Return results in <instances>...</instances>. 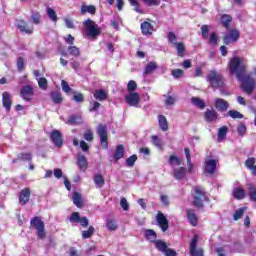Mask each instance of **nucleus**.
Wrapping results in <instances>:
<instances>
[{
  "mask_svg": "<svg viewBox=\"0 0 256 256\" xmlns=\"http://www.w3.org/2000/svg\"><path fill=\"white\" fill-rule=\"evenodd\" d=\"M158 123L161 131H168L169 129V122H167V117L164 115L158 116Z\"/></svg>",
  "mask_w": 256,
  "mask_h": 256,
  "instance_id": "nucleus-30",
  "label": "nucleus"
},
{
  "mask_svg": "<svg viewBox=\"0 0 256 256\" xmlns=\"http://www.w3.org/2000/svg\"><path fill=\"white\" fill-rule=\"evenodd\" d=\"M204 119L206 123H215L217 119H219V113L215 111V109H206L204 113Z\"/></svg>",
  "mask_w": 256,
  "mask_h": 256,
  "instance_id": "nucleus-12",
  "label": "nucleus"
},
{
  "mask_svg": "<svg viewBox=\"0 0 256 256\" xmlns=\"http://www.w3.org/2000/svg\"><path fill=\"white\" fill-rule=\"evenodd\" d=\"M137 161V154H134L126 159L127 167H134L135 162Z\"/></svg>",
  "mask_w": 256,
  "mask_h": 256,
  "instance_id": "nucleus-55",
  "label": "nucleus"
},
{
  "mask_svg": "<svg viewBox=\"0 0 256 256\" xmlns=\"http://www.w3.org/2000/svg\"><path fill=\"white\" fill-rule=\"evenodd\" d=\"M16 27L21 33H25L26 35H32L33 33V26H29L25 20H20Z\"/></svg>",
  "mask_w": 256,
  "mask_h": 256,
  "instance_id": "nucleus-15",
  "label": "nucleus"
},
{
  "mask_svg": "<svg viewBox=\"0 0 256 256\" xmlns=\"http://www.w3.org/2000/svg\"><path fill=\"white\" fill-rule=\"evenodd\" d=\"M80 13L82 15H85L87 13H89L90 15H95V13H97V7H95V5H82Z\"/></svg>",
  "mask_w": 256,
  "mask_h": 256,
  "instance_id": "nucleus-28",
  "label": "nucleus"
},
{
  "mask_svg": "<svg viewBox=\"0 0 256 256\" xmlns=\"http://www.w3.org/2000/svg\"><path fill=\"white\" fill-rule=\"evenodd\" d=\"M256 158L255 157H250L248 159L245 160L244 165L245 167L251 171V174L254 175V177H256Z\"/></svg>",
  "mask_w": 256,
  "mask_h": 256,
  "instance_id": "nucleus-19",
  "label": "nucleus"
},
{
  "mask_svg": "<svg viewBox=\"0 0 256 256\" xmlns=\"http://www.w3.org/2000/svg\"><path fill=\"white\" fill-rule=\"evenodd\" d=\"M93 97L94 99H96V101H107V98L109 97V95L107 94V92L105 90H95V92L93 93Z\"/></svg>",
  "mask_w": 256,
  "mask_h": 256,
  "instance_id": "nucleus-27",
  "label": "nucleus"
},
{
  "mask_svg": "<svg viewBox=\"0 0 256 256\" xmlns=\"http://www.w3.org/2000/svg\"><path fill=\"white\" fill-rule=\"evenodd\" d=\"M227 133H229L227 126H222L218 129V143H223V140L227 138Z\"/></svg>",
  "mask_w": 256,
  "mask_h": 256,
  "instance_id": "nucleus-29",
  "label": "nucleus"
},
{
  "mask_svg": "<svg viewBox=\"0 0 256 256\" xmlns=\"http://www.w3.org/2000/svg\"><path fill=\"white\" fill-rule=\"evenodd\" d=\"M191 103L195 107H198V109H203L205 107V101L201 100L199 97H192Z\"/></svg>",
  "mask_w": 256,
  "mask_h": 256,
  "instance_id": "nucleus-42",
  "label": "nucleus"
},
{
  "mask_svg": "<svg viewBox=\"0 0 256 256\" xmlns=\"http://www.w3.org/2000/svg\"><path fill=\"white\" fill-rule=\"evenodd\" d=\"M167 39L169 41V43H171V45H176L179 42H177V35H175V32H168L167 34Z\"/></svg>",
  "mask_w": 256,
  "mask_h": 256,
  "instance_id": "nucleus-50",
  "label": "nucleus"
},
{
  "mask_svg": "<svg viewBox=\"0 0 256 256\" xmlns=\"http://www.w3.org/2000/svg\"><path fill=\"white\" fill-rule=\"evenodd\" d=\"M31 199V188H24L20 191L18 201L20 205H27Z\"/></svg>",
  "mask_w": 256,
  "mask_h": 256,
  "instance_id": "nucleus-11",
  "label": "nucleus"
},
{
  "mask_svg": "<svg viewBox=\"0 0 256 256\" xmlns=\"http://www.w3.org/2000/svg\"><path fill=\"white\" fill-rule=\"evenodd\" d=\"M73 101H75V103H83V101H85V96L83 95V93H75L73 96Z\"/></svg>",
  "mask_w": 256,
  "mask_h": 256,
  "instance_id": "nucleus-59",
  "label": "nucleus"
},
{
  "mask_svg": "<svg viewBox=\"0 0 256 256\" xmlns=\"http://www.w3.org/2000/svg\"><path fill=\"white\" fill-rule=\"evenodd\" d=\"M36 231L37 238L43 241L47 237V231H45V225H33L31 226Z\"/></svg>",
  "mask_w": 256,
  "mask_h": 256,
  "instance_id": "nucleus-21",
  "label": "nucleus"
},
{
  "mask_svg": "<svg viewBox=\"0 0 256 256\" xmlns=\"http://www.w3.org/2000/svg\"><path fill=\"white\" fill-rule=\"evenodd\" d=\"M221 24L222 27H224V29L229 30V28L231 27V23L233 22V17H231V15L229 14H223L221 16Z\"/></svg>",
  "mask_w": 256,
  "mask_h": 256,
  "instance_id": "nucleus-25",
  "label": "nucleus"
},
{
  "mask_svg": "<svg viewBox=\"0 0 256 256\" xmlns=\"http://www.w3.org/2000/svg\"><path fill=\"white\" fill-rule=\"evenodd\" d=\"M171 75L175 79H181V77H183V75H185V72L182 69H174V70H172Z\"/></svg>",
  "mask_w": 256,
  "mask_h": 256,
  "instance_id": "nucleus-56",
  "label": "nucleus"
},
{
  "mask_svg": "<svg viewBox=\"0 0 256 256\" xmlns=\"http://www.w3.org/2000/svg\"><path fill=\"white\" fill-rule=\"evenodd\" d=\"M245 211H247V207H241L238 210H236L233 215V220L239 221V219H241L243 217V215L245 214Z\"/></svg>",
  "mask_w": 256,
  "mask_h": 256,
  "instance_id": "nucleus-44",
  "label": "nucleus"
},
{
  "mask_svg": "<svg viewBox=\"0 0 256 256\" xmlns=\"http://www.w3.org/2000/svg\"><path fill=\"white\" fill-rule=\"evenodd\" d=\"M30 225H45V222H43L41 216H34L30 221Z\"/></svg>",
  "mask_w": 256,
  "mask_h": 256,
  "instance_id": "nucleus-54",
  "label": "nucleus"
},
{
  "mask_svg": "<svg viewBox=\"0 0 256 256\" xmlns=\"http://www.w3.org/2000/svg\"><path fill=\"white\" fill-rule=\"evenodd\" d=\"M50 97L55 105H61L63 103V96L58 91L51 92Z\"/></svg>",
  "mask_w": 256,
  "mask_h": 256,
  "instance_id": "nucleus-31",
  "label": "nucleus"
},
{
  "mask_svg": "<svg viewBox=\"0 0 256 256\" xmlns=\"http://www.w3.org/2000/svg\"><path fill=\"white\" fill-rule=\"evenodd\" d=\"M199 245V236L194 235L190 241L189 251L191 256H205V250L203 248H197Z\"/></svg>",
  "mask_w": 256,
  "mask_h": 256,
  "instance_id": "nucleus-7",
  "label": "nucleus"
},
{
  "mask_svg": "<svg viewBox=\"0 0 256 256\" xmlns=\"http://www.w3.org/2000/svg\"><path fill=\"white\" fill-rule=\"evenodd\" d=\"M128 93H135L137 91V82L135 80H130L127 84Z\"/></svg>",
  "mask_w": 256,
  "mask_h": 256,
  "instance_id": "nucleus-49",
  "label": "nucleus"
},
{
  "mask_svg": "<svg viewBox=\"0 0 256 256\" xmlns=\"http://www.w3.org/2000/svg\"><path fill=\"white\" fill-rule=\"evenodd\" d=\"M35 95V91L33 90V86L31 85H25L20 90V96L24 101H31L33 99V96Z\"/></svg>",
  "mask_w": 256,
  "mask_h": 256,
  "instance_id": "nucleus-9",
  "label": "nucleus"
},
{
  "mask_svg": "<svg viewBox=\"0 0 256 256\" xmlns=\"http://www.w3.org/2000/svg\"><path fill=\"white\" fill-rule=\"evenodd\" d=\"M70 223H81L82 225H89L87 217H81L79 212H73L69 218Z\"/></svg>",
  "mask_w": 256,
  "mask_h": 256,
  "instance_id": "nucleus-16",
  "label": "nucleus"
},
{
  "mask_svg": "<svg viewBox=\"0 0 256 256\" xmlns=\"http://www.w3.org/2000/svg\"><path fill=\"white\" fill-rule=\"evenodd\" d=\"M99 107H101V103L98 101H91L89 106L90 113H93V111H98Z\"/></svg>",
  "mask_w": 256,
  "mask_h": 256,
  "instance_id": "nucleus-57",
  "label": "nucleus"
},
{
  "mask_svg": "<svg viewBox=\"0 0 256 256\" xmlns=\"http://www.w3.org/2000/svg\"><path fill=\"white\" fill-rule=\"evenodd\" d=\"M206 79L212 89H221L225 85V78L217 70H210Z\"/></svg>",
  "mask_w": 256,
  "mask_h": 256,
  "instance_id": "nucleus-3",
  "label": "nucleus"
},
{
  "mask_svg": "<svg viewBox=\"0 0 256 256\" xmlns=\"http://www.w3.org/2000/svg\"><path fill=\"white\" fill-rule=\"evenodd\" d=\"M185 175H187V169L185 167H179L173 170V177L176 178L177 181L185 179Z\"/></svg>",
  "mask_w": 256,
  "mask_h": 256,
  "instance_id": "nucleus-23",
  "label": "nucleus"
},
{
  "mask_svg": "<svg viewBox=\"0 0 256 256\" xmlns=\"http://www.w3.org/2000/svg\"><path fill=\"white\" fill-rule=\"evenodd\" d=\"M169 165L173 167V165H181V159L175 155H170L168 159Z\"/></svg>",
  "mask_w": 256,
  "mask_h": 256,
  "instance_id": "nucleus-51",
  "label": "nucleus"
},
{
  "mask_svg": "<svg viewBox=\"0 0 256 256\" xmlns=\"http://www.w3.org/2000/svg\"><path fill=\"white\" fill-rule=\"evenodd\" d=\"M237 132L240 137H243L247 133V126L241 124L237 127Z\"/></svg>",
  "mask_w": 256,
  "mask_h": 256,
  "instance_id": "nucleus-63",
  "label": "nucleus"
},
{
  "mask_svg": "<svg viewBox=\"0 0 256 256\" xmlns=\"http://www.w3.org/2000/svg\"><path fill=\"white\" fill-rule=\"evenodd\" d=\"M225 117H231V119H243L245 116L237 110H229Z\"/></svg>",
  "mask_w": 256,
  "mask_h": 256,
  "instance_id": "nucleus-39",
  "label": "nucleus"
},
{
  "mask_svg": "<svg viewBox=\"0 0 256 256\" xmlns=\"http://www.w3.org/2000/svg\"><path fill=\"white\" fill-rule=\"evenodd\" d=\"M174 47H176L178 57H185V44L183 42L174 44Z\"/></svg>",
  "mask_w": 256,
  "mask_h": 256,
  "instance_id": "nucleus-40",
  "label": "nucleus"
},
{
  "mask_svg": "<svg viewBox=\"0 0 256 256\" xmlns=\"http://www.w3.org/2000/svg\"><path fill=\"white\" fill-rule=\"evenodd\" d=\"M152 143L153 145H155V147H158L159 149H161V147H163V143L161 142V139H159V136H152Z\"/></svg>",
  "mask_w": 256,
  "mask_h": 256,
  "instance_id": "nucleus-62",
  "label": "nucleus"
},
{
  "mask_svg": "<svg viewBox=\"0 0 256 256\" xmlns=\"http://www.w3.org/2000/svg\"><path fill=\"white\" fill-rule=\"evenodd\" d=\"M123 157H125V146H123V144H119L114 152L115 163H118L119 159H123Z\"/></svg>",
  "mask_w": 256,
  "mask_h": 256,
  "instance_id": "nucleus-22",
  "label": "nucleus"
},
{
  "mask_svg": "<svg viewBox=\"0 0 256 256\" xmlns=\"http://www.w3.org/2000/svg\"><path fill=\"white\" fill-rule=\"evenodd\" d=\"M19 161H33V154L31 152H21L18 154Z\"/></svg>",
  "mask_w": 256,
  "mask_h": 256,
  "instance_id": "nucleus-43",
  "label": "nucleus"
},
{
  "mask_svg": "<svg viewBox=\"0 0 256 256\" xmlns=\"http://www.w3.org/2000/svg\"><path fill=\"white\" fill-rule=\"evenodd\" d=\"M187 219L191 225H197V222L199 221V218L197 217V214H195L194 209H187Z\"/></svg>",
  "mask_w": 256,
  "mask_h": 256,
  "instance_id": "nucleus-26",
  "label": "nucleus"
},
{
  "mask_svg": "<svg viewBox=\"0 0 256 256\" xmlns=\"http://www.w3.org/2000/svg\"><path fill=\"white\" fill-rule=\"evenodd\" d=\"M93 233H95V228L90 226L88 230L82 231V237L83 239H91V237H93Z\"/></svg>",
  "mask_w": 256,
  "mask_h": 256,
  "instance_id": "nucleus-46",
  "label": "nucleus"
},
{
  "mask_svg": "<svg viewBox=\"0 0 256 256\" xmlns=\"http://www.w3.org/2000/svg\"><path fill=\"white\" fill-rule=\"evenodd\" d=\"M155 245V248L160 251V253H165L166 249L169 247L167 246V243L163 240H156L153 242Z\"/></svg>",
  "mask_w": 256,
  "mask_h": 256,
  "instance_id": "nucleus-34",
  "label": "nucleus"
},
{
  "mask_svg": "<svg viewBox=\"0 0 256 256\" xmlns=\"http://www.w3.org/2000/svg\"><path fill=\"white\" fill-rule=\"evenodd\" d=\"M50 140L54 143L55 147H63V134L59 130H53L50 133Z\"/></svg>",
  "mask_w": 256,
  "mask_h": 256,
  "instance_id": "nucleus-10",
  "label": "nucleus"
},
{
  "mask_svg": "<svg viewBox=\"0 0 256 256\" xmlns=\"http://www.w3.org/2000/svg\"><path fill=\"white\" fill-rule=\"evenodd\" d=\"M67 51L62 52V57H68L71 55V57H80L81 56V49L77 46H68Z\"/></svg>",
  "mask_w": 256,
  "mask_h": 256,
  "instance_id": "nucleus-17",
  "label": "nucleus"
},
{
  "mask_svg": "<svg viewBox=\"0 0 256 256\" xmlns=\"http://www.w3.org/2000/svg\"><path fill=\"white\" fill-rule=\"evenodd\" d=\"M215 107L221 113H225V111H227V109H229V102H227V100L222 99V98H216Z\"/></svg>",
  "mask_w": 256,
  "mask_h": 256,
  "instance_id": "nucleus-18",
  "label": "nucleus"
},
{
  "mask_svg": "<svg viewBox=\"0 0 256 256\" xmlns=\"http://www.w3.org/2000/svg\"><path fill=\"white\" fill-rule=\"evenodd\" d=\"M77 165L80 171H87V167H89V163L87 162V158L85 155H79L77 159Z\"/></svg>",
  "mask_w": 256,
  "mask_h": 256,
  "instance_id": "nucleus-24",
  "label": "nucleus"
},
{
  "mask_svg": "<svg viewBox=\"0 0 256 256\" xmlns=\"http://www.w3.org/2000/svg\"><path fill=\"white\" fill-rule=\"evenodd\" d=\"M201 33L203 39H209V25L205 24L201 27Z\"/></svg>",
  "mask_w": 256,
  "mask_h": 256,
  "instance_id": "nucleus-60",
  "label": "nucleus"
},
{
  "mask_svg": "<svg viewBox=\"0 0 256 256\" xmlns=\"http://www.w3.org/2000/svg\"><path fill=\"white\" fill-rule=\"evenodd\" d=\"M142 35H153L155 28L150 22L144 21L141 23Z\"/></svg>",
  "mask_w": 256,
  "mask_h": 256,
  "instance_id": "nucleus-20",
  "label": "nucleus"
},
{
  "mask_svg": "<svg viewBox=\"0 0 256 256\" xmlns=\"http://www.w3.org/2000/svg\"><path fill=\"white\" fill-rule=\"evenodd\" d=\"M193 191L195 193V196L192 205L197 209H204L205 204H203V202L206 201V203H209V201H211L209 199V196H207V193L205 192V188L201 186H194Z\"/></svg>",
  "mask_w": 256,
  "mask_h": 256,
  "instance_id": "nucleus-2",
  "label": "nucleus"
},
{
  "mask_svg": "<svg viewBox=\"0 0 256 256\" xmlns=\"http://www.w3.org/2000/svg\"><path fill=\"white\" fill-rule=\"evenodd\" d=\"M120 206L122 207L123 211H129V202H127V198H121Z\"/></svg>",
  "mask_w": 256,
  "mask_h": 256,
  "instance_id": "nucleus-64",
  "label": "nucleus"
},
{
  "mask_svg": "<svg viewBox=\"0 0 256 256\" xmlns=\"http://www.w3.org/2000/svg\"><path fill=\"white\" fill-rule=\"evenodd\" d=\"M232 195L234 199H238V201H241V199H245V189L237 187L233 190Z\"/></svg>",
  "mask_w": 256,
  "mask_h": 256,
  "instance_id": "nucleus-32",
  "label": "nucleus"
},
{
  "mask_svg": "<svg viewBox=\"0 0 256 256\" xmlns=\"http://www.w3.org/2000/svg\"><path fill=\"white\" fill-rule=\"evenodd\" d=\"M217 171V161L215 159H209L205 161V173L207 175H215Z\"/></svg>",
  "mask_w": 256,
  "mask_h": 256,
  "instance_id": "nucleus-14",
  "label": "nucleus"
},
{
  "mask_svg": "<svg viewBox=\"0 0 256 256\" xmlns=\"http://www.w3.org/2000/svg\"><path fill=\"white\" fill-rule=\"evenodd\" d=\"M32 22L34 25H39L41 23V13L35 12L31 15Z\"/></svg>",
  "mask_w": 256,
  "mask_h": 256,
  "instance_id": "nucleus-58",
  "label": "nucleus"
},
{
  "mask_svg": "<svg viewBox=\"0 0 256 256\" xmlns=\"http://www.w3.org/2000/svg\"><path fill=\"white\" fill-rule=\"evenodd\" d=\"M97 135L100 137V145L102 149H109V134L107 132V125L98 124Z\"/></svg>",
  "mask_w": 256,
  "mask_h": 256,
  "instance_id": "nucleus-6",
  "label": "nucleus"
},
{
  "mask_svg": "<svg viewBox=\"0 0 256 256\" xmlns=\"http://www.w3.org/2000/svg\"><path fill=\"white\" fill-rule=\"evenodd\" d=\"M144 5H147L148 7H158V5H161V0H142Z\"/></svg>",
  "mask_w": 256,
  "mask_h": 256,
  "instance_id": "nucleus-52",
  "label": "nucleus"
},
{
  "mask_svg": "<svg viewBox=\"0 0 256 256\" xmlns=\"http://www.w3.org/2000/svg\"><path fill=\"white\" fill-rule=\"evenodd\" d=\"M16 65L19 73L25 71V59L23 57L17 58Z\"/></svg>",
  "mask_w": 256,
  "mask_h": 256,
  "instance_id": "nucleus-47",
  "label": "nucleus"
},
{
  "mask_svg": "<svg viewBox=\"0 0 256 256\" xmlns=\"http://www.w3.org/2000/svg\"><path fill=\"white\" fill-rule=\"evenodd\" d=\"M2 106L9 113L11 107L13 106V100H11V94L9 92L2 93Z\"/></svg>",
  "mask_w": 256,
  "mask_h": 256,
  "instance_id": "nucleus-13",
  "label": "nucleus"
},
{
  "mask_svg": "<svg viewBox=\"0 0 256 256\" xmlns=\"http://www.w3.org/2000/svg\"><path fill=\"white\" fill-rule=\"evenodd\" d=\"M94 183H95L96 187H99L101 189V187H103V185H105V178L101 174H95L94 175Z\"/></svg>",
  "mask_w": 256,
  "mask_h": 256,
  "instance_id": "nucleus-41",
  "label": "nucleus"
},
{
  "mask_svg": "<svg viewBox=\"0 0 256 256\" xmlns=\"http://www.w3.org/2000/svg\"><path fill=\"white\" fill-rule=\"evenodd\" d=\"M84 29L86 31L87 37H91V39H95L98 35H101V30L99 29V25L95 23V21L91 20V18L86 19L83 22Z\"/></svg>",
  "mask_w": 256,
  "mask_h": 256,
  "instance_id": "nucleus-4",
  "label": "nucleus"
},
{
  "mask_svg": "<svg viewBox=\"0 0 256 256\" xmlns=\"http://www.w3.org/2000/svg\"><path fill=\"white\" fill-rule=\"evenodd\" d=\"M250 201L256 203V187L252 184L248 186Z\"/></svg>",
  "mask_w": 256,
  "mask_h": 256,
  "instance_id": "nucleus-45",
  "label": "nucleus"
},
{
  "mask_svg": "<svg viewBox=\"0 0 256 256\" xmlns=\"http://www.w3.org/2000/svg\"><path fill=\"white\" fill-rule=\"evenodd\" d=\"M38 86L40 87V89H42L43 91H47V87H49V83L47 82V78L45 77H41L38 80Z\"/></svg>",
  "mask_w": 256,
  "mask_h": 256,
  "instance_id": "nucleus-48",
  "label": "nucleus"
},
{
  "mask_svg": "<svg viewBox=\"0 0 256 256\" xmlns=\"http://www.w3.org/2000/svg\"><path fill=\"white\" fill-rule=\"evenodd\" d=\"M145 237L150 243H155V241H157V233H155L152 229L145 231Z\"/></svg>",
  "mask_w": 256,
  "mask_h": 256,
  "instance_id": "nucleus-38",
  "label": "nucleus"
},
{
  "mask_svg": "<svg viewBox=\"0 0 256 256\" xmlns=\"http://www.w3.org/2000/svg\"><path fill=\"white\" fill-rule=\"evenodd\" d=\"M157 67V62H149L144 69L143 75H151L153 71H156Z\"/></svg>",
  "mask_w": 256,
  "mask_h": 256,
  "instance_id": "nucleus-35",
  "label": "nucleus"
},
{
  "mask_svg": "<svg viewBox=\"0 0 256 256\" xmlns=\"http://www.w3.org/2000/svg\"><path fill=\"white\" fill-rule=\"evenodd\" d=\"M85 141H93V139H95V137L93 136V131H91V129H88L85 131L84 135H83Z\"/></svg>",
  "mask_w": 256,
  "mask_h": 256,
  "instance_id": "nucleus-61",
  "label": "nucleus"
},
{
  "mask_svg": "<svg viewBox=\"0 0 256 256\" xmlns=\"http://www.w3.org/2000/svg\"><path fill=\"white\" fill-rule=\"evenodd\" d=\"M230 75H234L241 83V87L247 95H251L255 89V79L252 73H247V63L245 58L233 56L229 59L227 65Z\"/></svg>",
  "mask_w": 256,
  "mask_h": 256,
  "instance_id": "nucleus-1",
  "label": "nucleus"
},
{
  "mask_svg": "<svg viewBox=\"0 0 256 256\" xmlns=\"http://www.w3.org/2000/svg\"><path fill=\"white\" fill-rule=\"evenodd\" d=\"M217 41H219V36L217 35V33L212 32L209 38L210 45H212L213 47L217 46Z\"/></svg>",
  "mask_w": 256,
  "mask_h": 256,
  "instance_id": "nucleus-53",
  "label": "nucleus"
},
{
  "mask_svg": "<svg viewBox=\"0 0 256 256\" xmlns=\"http://www.w3.org/2000/svg\"><path fill=\"white\" fill-rule=\"evenodd\" d=\"M46 13H47V16L49 17V19H51L53 23H57V21H59V18L57 17V12H55V10H53V8L47 7Z\"/></svg>",
  "mask_w": 256,
  "mask_h": 256,
  "instance_id": "nucleus-37",
  "label": "nucleus"
},
{
  "mask_svg": "<svg viewBox=\"0 0 256 256\" xmlns=\"http://www.w3.org/2000/svg\"><path fill=\"white\" fill-rule=\"evenodd\" d=\"M72 200H73L74 205H76V207H78V208L83 207V198L81 196V193L74 192L72 195Z\"/></svg>",
  "mask_w": 256,
  "mask_h": 256,
  "instance_id": "nucleus-33",
  "label": "nucleus"
},
{
  "mask_svg": "<svg viewBox=\"0 0 256 256\" xmlns=\"http://www.w3.org/2000/svg\"><path fill=\"white\" fill-rule=\"evenodd\" d=\"M124 101L129 105V107H137L141 102V96L137 92L128 93L124 97Z\"/></svg>",
  "mask_w": 256,
  "mask_h": 256,
  "instance_id": "nucleus-8",
  "label": "nucleus"
},
{
  "mask_svg": "<svg viewBox=\"0 0 256 256\" xmlns=\"http://www.w3.org/2000/svg\"><path fill=\"white\" fill-rule=\"evenodd\" d=\"M156 221L158 225H169V220H167V217L163 212H158L156 215Z\"/></svg>",
  "mask_w": 256,
  "mask_h": 256,
  "instance_id": "nucleus-36",
  "label": "nucleus"
},
{
  "mask_svg": "<svg viewBox=\"0 0 256 256\" xmlns=\"http://www.w3.org/2000/svg\"><path fill=\"white\" fill-rule=\"evenodd\" d=\"M241 38V32L237 28H228V32L223 36L222 41L224 45H231V43H237Z\"/></svg>",
  "mask_w": 256,
  "mask_h": 256,
  "instance_id": "nucleus-5",
  "label": "nucleus"
}]
</instances>
